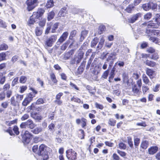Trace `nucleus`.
<instances>
[{"label":"nucleus","instance_id":"nucleus-49","mask_svg":"<svg viewBox=\"0 0 160 160\" xmlns=\"http://www.w3.org/2000/svg\"><path fill=\"white\" fill-rule=\"evenodd\" d=\"M30 102L26 98H25L23 101L22 102V104L23 106H27Z\"/></svg>","mask_w":160,"mask_h":160},{"label":"nucleus","instance_id":"nucleus-14","mask_svg":"<svg viewBox=\"0 0 160 160\" xmlns=\"http://www.w3.org/2000/svg\"><path fill=\"white\" fill-rule=\"evenodd\" d=\"M43 28L38 27H37L35 29V33L37 36L41 35L42 32Z\"/></svg>","mask_w":160,"mask_h":160},{"label":"nucleus","instance_id":"nucleus-37","mask_svg":"<svg viewBox=\"0 0 160 160\" xmlns=\"http://www.w3.org/2000/svg\"><path fill=\"white\" fill-rule=\"evenodd\" d=\"M152 17V14L150 12L147 13L144 15V18L145 20H149Z\"/></svg>","mask_w":160,"mask_h":160},{"label":"nucleus","instance_id":"nucleus-62","mask_svg":"<svg viewBox=\"0 0 160 160\" xmlns=\"http://www.w3.org/2000/svg\"><path fill=\"white\" fill-rule=\"evenodd\" d=\"M108 73H109L108 70H107L105 71L104 72V73L103 74L102 77H103V78H104L105 79L107 78L108 76Z\"/></svg>","mask_w":160,"mask_h":160},{"label":"nucleus","instance_id":"nucleus-44","mask_svg":"<svg viewBox=\"0 0 160 160\" xmlns=\"http://www.w3.org/2000/svg\"><path fill=\"white\" fill-rule=\"evenodd\" d=\"M105 29V27L103 25H101L99 28V31H98V33L99 34H101L102 32L104 31Z\"/></svg>","mask_w":160,"mask_h":160},{"label":"nucleus","instance_id":"nucleus-36","mask_svg":"<svg viewBox=\"0 0 160 160\" xmlns=\"http://www.w3.org/2000/svg\"><path fill=\"white\" fill-rule=\"evenodd\" d=\"M142 8L145 11H148L150 9L149 3L146 4H143L142 5Z\"/></svg>","mask_w":160,"mask_h":160},{"label":"nucleus","instance_id":"nucleus-18","mask_svg":"<svg viewBox=\"0 0 160 160\" xmlns=\"http://www.w3.org/2000/svg\"><path fill=\"white\" fill-rule=\"evenodd\" d=\"M83 53H80L78 55V57L75 58L74 59L75 61L77 63H79L83 57Z\"/></svg>","mask_w":160,"mask_h":160},{"label":"nucleus","instance_id":"nucleus-21","mask_svg":"<svg viewBox=\"0 0 160 160\" xmlns=\"http://www.w3.org/2000/svg\"><path fill=\"white\" fill-rule=\"evenodd\" d=\"M42 131V128L41 127H37L34 129L32 130L31 131L35 134H38L41 132Z\"/></svg>","mask_w":160,"mask_h":160},{"label":"nucleus","instance_id":"nucleus-48","mask_svg":"<svg viewBox=\"0 0 160 160\" xmlns=\"http://www.w3.org/2000/svg\"><path fill=\"white\" fill-rule=\"evenodd\" d=\"M0 27L6 28L7 25L6 23L2 19H0Z\"/></svg>","mask_w":160,"mask_h":160},{"label":"nucleus","instance_id":"nucleus-29","mask_svg":"<svg viewBox=\"0 0 160 160\" xmlns=\"http://www.w3.org/2000/svg\"><path fill=\"white\" fill-rule=\"evenodd\" d=\"M58 23H55L53 24L52 23V32L54 33L55 32L56 29L58 28Z\"/></svg>","mask_w":160,"mask_h":160},{"label":"nucleus","instance_id":"nucleus-30","mask_svg":"<svg viewBox=\"0 0 160 160\" xmlns=\"http://www.w3.org/2000/svg\"><path fill=\"white\" fill-rule=\"evenodd\" d=\"M139 88H138L137 86L135 85H134L132 87V91L135 94H138L139 92Z\"/></svg>","mask_w":160,"mask_h":160},{"label":"nucleus","instance_id":"nucleus-34","mask_svg":"<svg viewBox=\"0 0 160 160\" xmlns=\"http://www.w3.org/2000/svg\"><path fill=\"white\" fill-rule=\"evenodd\" d=\"M128 142V144L129 146L131 148H132L133 147V142L132 141V138L130 137H127Z\"/></svg>","mask_w":160,"mask_h":160},{"label":"nucleus","instance_id":"nucleus-55","mask_svg":"<svg viewBox=\"0 0 160 160\" xmlns=\"http://www.w3.org/2000/svg\"><path fill=\"white\" fill-rule=\"evenodd\" d=\"M8 105V103L7 101L1 103V106L4 108H7Z\"/></svg>","mask_w":160,"mask_h":160},{"label":"nucleus","instance_id":"nucleus-58","mask_svg":"<svg viewBox=\"0 0 160 160\" xmlns=\"http://www.w3.org/2000/svg\"><path fill=\"white\" fill-rule=\"evenodd\" d=\"M20 90L19 92H20L22 93L27 89V87L26 86H22L21 87H20Z\"/></svg>","mask_w":160,"mask_h":160},{"label":"nucleus","instance_id":"nucleus-60","mask_svg":"<svg viewBox=\"0 0 160 160\" xmlns=\"http://www.w3.org/2000/svg\"><path fill=\"white\" fill-rule=\"evenodd\" d=\"M95 107L96 108H99L100 109L102 110L103 108V106L102 105L99 104L97 102H96L95 103Z\"/></svg>","mask_w":160,"mask_h":160},{"label":"nucleus","instance_id":"nucleus-35","mask_svg":"<svg viewBox=\"0 0 160 160\" xmlns=\"http://www.w3.org/2000/svg\"><path fill=\"white\" fill-rule=\"evenodd\" d=\"M27 80V77L24 76H22L20 77V78L19 81L20 83H24Z\"/></svg>","mask_w":160,"mask_h":160},{"label":"nucleus","instance_id":"nucleus-15","mask_svg":"<svg viewBox=\"0 0 160 160\" xmlns=\"http://www.w3.org/2000/svg\"><path fill=\"white\" fill-rule=\"evenodd\" d=\"M36 20L31 16L27 22V24L29 26H31L34 24V22H36Z\"/></svg>","mask_w":160,"mask_h":160},{"label":"nucleus","instance_id":"nucleus-42","mask_svg":"<svg viewBox=\"0 0 160 160\" xmlns=\"http://www.w3.org/2000/svg\"><path fill=\"white\" fill-rule=\"evenodd\" d=\"M6 54L5 53L2 52L0 53V62L5 60L6 59Z\"/></svg>","mask_w":160,"mask_h":160},{"label":"nucleus","instance_id":"nucleus-52","mask_svg":"<svg viewBox=\"0 0 160 160\" xmlns=\"http://www.w3.org/2000/svg\"><path fill=\"white\" fill-rule=\"evenodd\" d=\"M71 100L72 101H74L78 103L81 102V100L79 98H77L76 97H75L74 96L73 97L71 98Z\"/></svg>","mask_w":160,"mask_h":160},{"label":"nucleus","instance_id":"nucleus-64","mask_svg":"<svg viewBox=\"0 0 160 160\" xmlns=\"http://www.w3.org/2000/svg\"><path fill=\"white\" fill-rule=\"evenodd\" d=\"M29 117V116L28 114H25L22 117L21 119L22 121H24L28 119Z\"/></svg>","mask_w":160,"mask_h":160},{"label":"nucleus","instance_id":"nucleus-54","mask_svg":"<svg viewBox=\"0 0 160 160\" xmlns=\"http://www.w3.org/2000/svg\"><path fill=\"white\" fill-rule=\"evenodd\" d=\"M38 147L37 145L34 146L32 148V151L35 153L38 154V152L39 150H38Z\"/></svg>","mask_w":160,"mask_h":160},{"label":"nucleus","instance_id":"nucleus-12","mask_svg":"<svg viewBox=\"0 0 160 160\" xmlns=\"http://www.w3.org/2000/svg\"><path fill=\"white\" fill-rule=\"evenodd\" d=\"M27 128L30 129H32L35 126V125L33 122L31 120L29 119L26 122Z\"/></svg>","mask_w":160,"mask_h":160},{"label":"nucleus","instance_id":"nucleus-19","mask_svg":"<svg viewBox=\"0 0 160 160\" xmlns=\"http://www.w3.org/2000/svg\"><path fill=\"white\" fill-rule=\"evenodd\" d=\"M54 5V3L53 0H50L48 1L45 5V7L47 8H49L52 7Z\"/></svg>","mask_w":160,"mask_h":160},{"label":"nucleus","instance_id":"nucleus-4","mask_svg":"<svg viewBox=\"0 0 160 160\" xmlns=\"http://www.w3.org/2000/svg\"><path fill=\"white\" fill-rule=\"evenodd\" d=\"M44 12V9L40 8L38 9L37 11L34 12L32 16L37 20L42 15Z\"/></svg>","mask_w":160,"mask_h":160},{"label":"nucleus","instance_id":"nucleus-27","mask_svg":"<svg viewBox=\"0 0 160 160\" xmlns=\"http://www.w3.org/2000/svg\"><path fill=\"white\" fill-rule=\"evenodd\" d=\"M52 27V23H50L48 24L47 28L45 30V34H48L49 32L50 31Z\"/></svg>","mask_w":160,"mask_h":160},{"label":"nucleus","instance_id":"nucleus-47","mask_svg":"<svg viewBox=\"0 0 160 160\" xmlns=\"http://www.w3.org/2000/svg\"><path fill=\"white\" fill-rule=\"evenodd\" d=\"M140 143V139L138 138H136L134 139V145L136 148L138 146Z\"/></svg>","mask_w":160,"mask_h":160},{"label":"nucleus","instance_id":"nucleus-26","mask_svg":"<svg viewBox=\"0 0 160 160\" xmlns=\"http://www.w3.org/2000/svg\"><path fill=\"white\" fill-rule=\"evenodd\" d=\"M115 71V70L114 68H113L110 72V75L109 78V81L110 82H111V79H112L114 77L115 73L114 72Z\"/></svg>","mask_w":160,"mask_h":160},{"label":"nucleus","instance_id":"nucleus-1","mask_svg":"<svg viewBox=\"0 0 160 160\" xmlns=\"http://www.w3.org/2000/svg\"><path fill=\"white\" fill-rule=\"evenodd\" d=\"M49 148L44 144L41 145L39 147L38 155L41 160H47L48 158V150Z\"/></svg>","mask_w":160,"mask_h":160},{"label":"nucleus","instance_id":"nucleus-9","mask_svg":"<svg viewBox=\"0 0 160 160\" xmlns=\"http://www.w3.org/2000/svg\"><path fill=\"white\" fill-rule=\"evenodd\" d=\"M146 73L151 79L154 78L156 76L155 72L151 69L147 68L146 70Z\"/></svg>","mask_w":160,"mask_h":160},{"label":"nucleus","instance_id":"nucleus-24","mask_svg":"<svg viewBox=\"0 0 160 160\" xmlns=\"http://www.w3.org/2000/svg\"><path fill=\"white\" fill-rule=\"evenodd\" d=\"M148 142L146 141H143L141 143V147L143 149H146L148 146Z\"/></svg>","mask_w":160,"mask_h":160},{"label":"nucleus","instance_id":"nucleus-28","mask_svg":"<svg viewBox=\"0 0 160 160\" xmlns=\"http://www.w3.org/2000/svg\"><path fill=\"white\" fill-rule=\"evenodd\" d=\"M46 22V19L45 18L42 19L39 22V25L43 28V27L45 26Z\"/></svg>","mask_w":160,"mask_h":160},{"label":"nucleus","instance_id":"nucleus-23","mask_svg":"<svg viewBox=\"0 0 160 160\" xmlns=\"http://www.w3.org/2000/svg\"><path fill=\"white\" fill-rule=\"evenodd\" d=\"M142 78L143 82L146 84H148V83L149 82V80L145 74H142Z\"/></svg>","mask_w":160,"mask_h":160},{"label":"nucleus","instance_id":"nucleus-53","mask_svg":"<svg viewBox=\"0 0 160 160\" xmlns=\"http://www.w3.org/2000/svg\"><path fill=\"white\" fill-rule=\"evenodd\" d=\"M31 116L35 119H40V116L38 115L37 113H32L31 114Z\"/></svg>","mask_w":160,"mask_h":160},{"label":"nucleus","instance_id":"nucleus-2","mask_svg":"<svg viewBox=\"0 0 160 160\" xmlns=\"http://www.w3.org/2000/svg\"><path fill=\"white\" fill-rule=\"evenodd\" d=\"M38 0H27L26 4L27 6V9L28 11L33 9L37 6Z\"/></svg>","mask_w":160,"mask_h":160},{"label":"nucleus","instance_id":"nucleus-3","mask_svg":"<svg viewBox=\"0 0 160 160\" xmlns=\"http://www.w3.org/2000/svg\"><path fill=\"white\" fill-rule=\"evenodd\" d=\"M66 156L70 160H75L76 159L77 153L72 149H69L66 151Z\"/></svg>","mask_w":160,"mask_h":160},{"label":"nucleus","instance_id":"nucleus-17","mask_svg":"<svg viewBox=\"0 0 160 160\" xmlns=\"http://www.w3.org/2000/svg\"><path fill=\"white\" fill-rule=\"evenodd\" d=\"M50 79L52 82L55 84H56L58 80L57 79L55 75L53 73H52L50 74Z\"/></svg>","mask_w":160,"mask_h":160},{"label":"nucleus","instance_id":"nucleus-31","mask_svg":"<svg viewBox=\"0 0 160 160\" xmlns=\"http://www.w3.org/2000/svg\"><path fill=\"white\" fill-rule=\"evenodd\" d=\"M134 8V6L133 5L130 4L125 9L126 11L128 13H131L132 9Z\"/></svg>","mask_w":160,"mask_h":160},{"label":"nucleus","instance_id":"nucleus-5","mask_svg":"<svg viewBox=\"0 0 160 160\" xmlns=\"http://www.w3.org/2000/svg\"><path fill=\"white\" fill-rule=\"evenodd\" d=\"M56 35H52L48 38L45 42V45L48 47H51L53 43L57 39Z\"/></svg>","mask_w":160,"mask_h":160},{"label":"nucleus","instance_id":"nucleus-56","mask_svg":"<svg viewBox=\"0 0 160 160\" xmlns=\"http://www.w3.org/2000/svg\"><path fill=\"white\" fill-rule=\"evenodd\" d=\"M98 40L97 38H95L92 42V46H94L96 45L98 42Z\"/></svg>","mask_w":160,"mask_h":160},{"label":"nucleus","instance_id":"nucleus-6","mask_svg":"<svg viewBox=\"0 0 160 160\" xmlns=\"http://www.w3.org/2000/svg\"><path fill=\"white\" fill-rule=\"evenodd\" d=\"M155 22H150L148 25V28H157L160 26V18L154 20Z\"/></svg>","mask_w":160,"mask_h":160},{"label":"nucleus","instance_id":"nucleus-22","mask_svg":"<svg viewBox=\"0 0 160 160\" xmlns=\"http://www.w3.org/2000/svg\"><path fill=\"white\" fill-rule=\"evenodd\" d=\"M55 15L54 12L52 11L50 12L48 15V21H50L51 19H52Z\"/></svg>","mask_w":160,"mask_h":160},{"label":"nucleus","instance_id":"nucleus-8","mask_svg":"<svg viewBox=\"0 0 160 160\" xmlns=\"http://www.w3.org/2000/svg\"><path fill=\"white\" fill-rule=\"evenodd\" d=\"M32 135L28 131H26L23 136V138L26 142L28 143L30 142V139L32 138Z\"/></svg>","mask_w":160,"mask_h":160},{"label":"nucleus","instance_id":"nucleus-59","mask_svg":"<svg viewBox=\"0 0 160 160\" xmlns=\"http://www.w3.org/2000/svg\"><path fill=\"white\" fill-rule=\"evenodd\" d=\"M112 157L114 160H119L120 159V158L119 156L115 153H114L113 154Z\"/></svg>","mask_w":160,"mask_h":160},{"label":"nucleus","instance_id":"nucleus-20","mask_svg":"<svg viewBox=\"0 0 160 160\" xmlns=\"http://www.w3.org/2000/svg\"><path fill=\"white\" fill-rule=\"evenodd\" d=\"M8 48V45L5 43H2L0 45V51L6 50Z\"/></svg>","mask_w":160,"mask_h":160},{"label":"nucleus","instance_id":"nucleus-25","mask_svg":"<svg viewBox=\"0 0 160 160\" xmlns=\"http://www.w3.org/2000/svg\"><path fill=\"white\" fill-rule=\"evenodd\" d=\"M34 96L33 94L30 93L27 95L25 98L31 102L32 101L33 98Z\"/></svg>","mask_w":160,"mask_h":160},{"label":"nucleus","instance_id":"nucleus-7","mask_svg":"<svg viewBox=\"0 0 160 160\" xmlns=\"http://www.w3.org/2000/svg\"><path fill=\"white\" fill-rule=\"evenodd\" d=\"M142 14L141 13L139 12L137 13L134 15L131 18L128 19V22L131 23H134L138 19L141 17Z\"/></svg>","mask_w":160,"mask_h":160},{"label":"nucleus","instance_id":"nucleus-10","mask_svg":"<svg viewBox=\"0 0 160 160\" xmlns=\"http://www.w3.org/2000/svg\"><path fill=\"white\" fill-rule=\"evenodd\" d=\"M158 150V148L156 146L151 147L148 149V153L150 155H153Z\"/></svg>","mask_w":160,"mask_h":160},{"label":"nucleus","instance_id":"nucleus-46","mask_svg":"<svg viewBox=\"0 0 160 160\" xmlns=\"http://www.w3.org/2000/svg\"><path fill=\"white\" fill-rule=\"evenodd\" d=\"M119 148L125 150L126 148V145L122 142H120L118 144Z\"/></svg>","mask_w":160,"mask_h":160},{"label":"nucleus","instance_id":"nucleus-57","mask_svg":"<svg viewBox=\"0 0 160 160\" xmlns=\"http://www.w3.org/2000/svg\"><path fill=\"white\" fill-rule=\"evenodd\" d=\"M68 42H66L63 44L61 46V49L62 50H65L66 48H67L68 45Z\"/></svg>","mask_w":160,"mask_h":160},{"label":"nucleus","instance_id":"nucleus-51","mask_svg":"<svg viewBox=\"0 0 160 160\" xmlns=\"http://www.w3.org/2000/svg\"><path fill=\"white\" fill-rule=\"evenodd\" d=\"M88 32L87 31H82L81 34V39H83L86 36V35L88 34Z\"/></svg>","mask_w":160,"mask_h":160},{"label":"nucleus","instance_id":"nucleus-40","mask_svg":"<svg viewBox=\"0 0 160 160\" xmlns=\"http://www.w3.org/2000/svg\"><path fill=\"white\" fill-rule=\"evenodd\" d=\"M104 37L103 36H100V41L99 42V47L100 48L102 47V45L103 44L104 42Z\"/></svg>","mask_w":160,"mask_h":160},{"label":"nucleus","instance_id":"nucleus-33","mask_svg":"<svg viewBox=\"0 0 160 160\" xmlns=\"http://www.w3.org/2000/svg\"><path fill=\"white\" fill-rule=\"evenodd\" d=\"M10 102L11 104L13 106H16L17 103H18L17 100H15L14 97H12L11 98Z\"/></svg>","mask_w":160,"mask_h":160},{"label":"nucleus","instance_id":"nucleus-32","mask_svg":"<svg viewBox=\"0 0 160 160\" xmlns=\"http://www.w3.org/2000/svg\"><path fill=\"white\" fill-rule=\"evenodd\" d=\"M117 152L122 157L124 158H126V157L127 155V153L124 152L120 151L119 150H117Z\"/></svg>","mask_w":160,"mask_h":160},{"label":"nucleus","instance_id":"nucleus-43","mask_svg":"<svg viewBox=\"0 0 160 160\" xmlns=\"http://www.w3.org/2000/svg\"><path fill=\"white\" fill-rule=\"evenodd\" d=\"M150 9H155L157 7V5L154 3L152 2H150L149 3Z\"/></svg>","mask_w":160,"mask_h":160},{"label":"nucleus","instance_id":"nucleus-45","mask_svg":"<svg viewBox=\"0 0 160 160\" xmlns=\"http://www.w3.org/2000/svg\"><path fill=\"white\" fill-rule=\"evenodd\" d=\"M81 121L82 127V128H83L86 125L87 120L85 118H81Z\"/></svg>","mask_w":160,"mask_h":160},{"label":"nucleus","instance_id":"nucleus-39","mask_svg":"<svg viewBox=\"0 0 160 160\" xmlns=\"http://www.w3.org/2000/svg\"><path fill=\"white\" fill-rule=\"evenodd\" d=\"M149 40L152 42H155V43L157 44L159 42V39L158 38H154L153 37H151L149 38Z\"/></svg>","mask_w":160,"mask_h":160},{"label":"nucleus","instance_id":"nucleus-50","mask_svg":"<svg viewBox=\"0 0 160 160\" xmlns=\"http://www.w3.org/2000/svg\"><path fill=\"white\" fill-rule=\"evenodd\" d=\"M76 33L77 31L76 30H74L72 31L70 33L69 38L71 39H72L73 37L75 36Z\"/></svg>","mask_w":160,"mask_h":160},{"label":"nucleus","instance_id":"nucleus-63","mask_svg":"<svg viewBox=\"0 0 160 160\" xmlns=\"http://www.w3.org/2000/svg\"><path fill=\"white\" fill-rule=\"evenodd\" d=\"M18 78H15L12 81V86H15L18 82Z\"/></svg>","mask_w":160,"mask_h":160},{"label":"nucleus","instance_id":"nucleus-38","mask_svg":"<svg viewBox=\"0 0 160 160\" xmlns=\"http://www.w3.org/2000/svg\"><path fill=\"white\" fill-rule=\"evenodd\" d=\"M23 95H19L17 94L16 95V100L18 102H19L21 101L23 99Z\"/></svg>","mask_w":160,"mask_h":160},{"label":"nucleus","instance_id":"nucleus-41","mask_svg":"<svg viewBox=\"0 0 160 160\" xmlns=\"http://www.w3.org/2000/svg\"><path fill=\"white\" fill-rule=\"evenodd\" d=\"M116 123V120L113 119H110L109 120L108 123V124L112 126H114L115 125Z\"/></svg>","mask_w":160,"mask_h":160},{"label":"nucleus","instance_id":"nucleus-61","mask_svg":"<svg viewBox=\"0 0 160 160\" xmlns=\"http://www.w3.org/2000/svg\"><path fill=\"white\" fill-rule=\"evenodd\" d=\"M13 130L15 133L17 135H18L19 134V132L18 131V128L17 126H14L13 128Z\"/></svg>","mask_w":160,"mask_h":160},{"label":"nucleus","instance_id":"nucleus-13","mask_svg":"<svg viewBox=\"0 0 160 160\" xmlns=\"http://www.w3.org/2000/svg\"><path fill=\"white\" fill-rule=\"evenodd\" d=\"M146 32L147 33H149L150 32L153 33L155 35L157 36H160V31L158 30H150L147 29L146 30Z\"/></svg>","mask_w":160,"mask_h":160},{"label":"nucleus","instance_id":"nucleus-16","mask_svg":"<svg viewBox=\"0 0 160 160\" xmlns=\"http://www.w3.org/2000/svg\"><path fill=\"white\" fill-rule=\"evenodd\" d=\"M144 63L146 65L151 67H154L156 64L155 62L148 60L144 62Z\"/></svg>","mask_w":160,"mask_h":160},{"label":"nucleus","instance_id":"nucleus-11","mask_svg":"<svg viewBox=\"0 0 160 160\" xmlns=\"http://www.w3.org/2000/svg\"><path fill=\"white\" fill-rule=\"evenodd\" d=\"M67 13L66 8L64 7L61 9L59 12L58 16V17H64L66 15Z\"/></svg>","mask_w":160,"mask_h":160}]
</instances>
